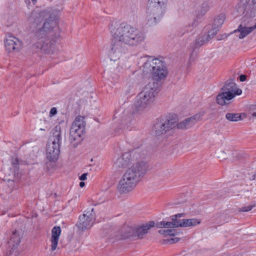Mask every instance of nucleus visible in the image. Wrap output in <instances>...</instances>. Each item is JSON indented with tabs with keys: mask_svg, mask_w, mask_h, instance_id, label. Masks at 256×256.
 <instances>
[{
	"mask_svg": "<svg viewBox=\"0 0 256 256\" xmlns=\"http://www.w3.org/2000/svg\"><path fill=\"white\" fill-rule=\"evenodd\" d=\"M110 30L114 39L108 52L112 60L120 59L126 52L125 46H134L143 42L146 38V32L130 24L112 22Z\"/></svg>",
	"mask_w": 256,
	"mask_h": 256,
	"instance_id": "obj_1",
	"label": "nucleus"
},
{
	"mask_svg": "<svg viewBox=\"0 0 256 256\" xmlns=\"http://www.w3.org/2000/svg\"><path fill=\"white\" fill-rule=\"evenodd\" d=\"M148 170L146 164L138 162L128 168L120 179L118 189L120 193L126 194L132 190Z\"/></svg>",
	"mask_w": 256,
	"mask_h": 256,
	"instance_id": "obj_2",
	"label": "nucleus"
},
{
	"mask_svg": "<svg viewBox=\"0 0 256 256\" xmlns=\"http://www.w3.org/2000/svg\"><path fill=\"white\" fill-rule=\"evenodd\" d=\"M58 24L56 17H48L44 22H42L40 17H36L32 24L37 28L36 36L39 39L46 38H58L60 32Z\"/></svg>",
	"mask_w": 256,
	"mask_h": 256,
	"instance_id": "obj_3",
	"label": "nucleus"
},
{
	"mask_svg": "<svg viewBox=\"0 0 256 256\" xmlns=\"http://www.w3.org/2000/svg\"><path fill=\"white\" fill-rule=\"evenodd\" d=\"M158 92L156 83L152 82L146 84L136 97L135 107L136 110H148L153 104Z\"/></svg>",
	"mask_w": 256,
	"mask_h": 256,
	"instance_id": "obj_4",
	"label": "nucleus"
},
{
	"mask_svg": "<svg viewBox=\"0 0 256 256\" xmlns=\"http://www.w3.org/2000/svg\"><path fill=\"white\" fill-rule=\"evenodd\" d=\"M144 71L150 72L153 79L158 81L164 80L168 74L164 62L158 58L149 57L143 66Z\"/></svg>",
	"mask_w": 256,
	"mask_h": 256,
	"instance_id": "obj_5",
	"label": "nucleus"
},
{
	"mask_svg": "<svg viewBox=\"0 0 256 256\" xmlns=\"http://www.w3.org/2000/svg\"><path fill=\"white\" fill-rule=\"evenodd\" d=\"M242 91L234 82H226L222 88L221 92L216 96V102L221 106L228 104L236 96L241 94Z\"/></svg>",
	"mask_w": 256,
	"mask_h": 256,
	"instance_id": "obj_6",
	"label": "nucleus"
},
{
	"mask_svg": "<svg viewBox=\"0 0 256 256\" xmlns=\"http://www.w3.org/2000/svg\"><path fill=\"white\" fill-rule=\"evenodd\" d=\"M85 126L84 118L80 116H77L72 123L70 130L69 139L74 146L80 142Z\"/></svg>",
	"mask_w": 256,
	"mask_h": 256,
	"instance_id": "obj_7",
	"label": "nucleus"
},
{
	"mask_svg": "<svg viewBox=\"0 0 256 256\" xmlns=\"http://www.w3.org/2000/svg\"><path fill=\"white\" fill-rule=\"evenodd\" d=\"M176 122L173 119L158 120L154 125L156 136H160L164 135L175 126Z\"/></svg>",
	"mask_w": 256,
	"mask_h": 256,
	"instance_id": "obj_8",
	"label": "nucleus"
},
{
	"mask_svg": "<svg viewBox=\"0 0 256 256\" xmlns=\"http://www.w3.org/2000/svg\"><path fill=\"white\" fill-rule=\"evenodd\" d=\"M95 220V214L94 208L88 210L84 212V214L79 217V220L76 226L78 228L82 230H84L90 228L93 224Z\"/></svg>",
	"mask_w": 256,
	"mask_h": 256,
	"instance_id": "obj_9",
	"label": "nucleus"
},
{
	"mask_svg": "<svg viewBox=\"0 0 256 256\" xmlns=\"http://www.w3.org/2000/svg\"><path fill=\"white\" fill-rule=\"evenodd\" d=\"M168 0H148L146 10L153 14H162L166 12Z\"/></svg>",
	"mask_w": 256,
	"mask_h": 256,
	"instance_id": "obj_10",
	"label": "nucleus"
},
{
	"mask_svg": "<svg viewBox=\"0 0 256 256\" xmlns=\"http://www.w3.org/2000/svg\"><path fill=\"white\" fill-rule=\"evenodd\" d=\"M249 0H240L237 8L238 15H244V16L256 15V0H252V2L248 6Z\"/></svg>",
	"mask_w": 256,
	"mask_h": 256,
	"instance_id": "obj_11",
	"label": "nucleus"
},
{
	"mask_svg": "<svg viewBox=\"0 0 256 256\" xmlns=\"http://www.w3.org/2000/svg\"><path fill=\"white\" fill-rule=\"evenodd\" d=\"M250 17H243L240 24L238 29L234 30V32H239L238 38H244L250 34L252 30L256 29V23L254 26L252 24Z\"/></svg>",
	"mask_w": 256,
	"mask_h": 256,
	"instance_id": "obj_12",
	"label": "nucleus"
},
{
	"mask_svg": "<svg viewBox=\"0 0 256 256\" xmlns=\"http://www.w3.org/2000/svg\"><path fill=\"white\" fill-rule=\"evenodd\" d=\"M4 45L6 50L8 52H18L22 48V42L12 35L6 36Z\"/></svg>",
	"mask_w": 256,
	"mask_h": 256,
	"instance_id": "obj_13",
	"label": "nucleus"
},
{
	"mask_svg": "<svg viewBox=\"0 0 256 256\" xmlns=\"http://www.w3.org/2000/svg\"><path fill=\"white\" fill-rule=\"evenodd\" d=\"M183 214H178L172 216V224H179L178 227H188L195 226L199 224L201 222L200 220L196 218L182 219L180 218L183 216Z\"/></svg>",
	"mask_w": 256,
	"mask_h": 256,
	"instance_id": "obj_14",
	"label": "nucleus"
},
{
	"mask_svg": "<svg viewBox=\"0 0 256 256\" xmlns=\"http://www.w3.org/2000/svg\"><path fill=\"white\" fill-rule=\"evenodd\" d=\"M62 8H58L56 6L53 7H48L46 8H42L41 7H36L34 10V14L39 16H57L61 15Z\"/></svg>",
	"mask_w": 256,
	"mask_h": 256,
	"instance_id": "obj_15",
	"label": "nucleus"
},
{
	"mask_svg": "<svg viewBox=\"0 0 256 256\" xmlns=\"http://www.w3.org/2000/svg\"><path fill=\"white\" fill-rule=\"evenodd\" d=\"M138 150H134L132 152H126L122 154V156L118 158L116 162V164L118 167H125L135 159H138Z\"/></svg>",
	"mask_w": 256,
	"mask_h": 256,
	"instance_id": "obj_16",
	"label": "nucleus"
},
{
	"mask_svg": "<svg viewBox=\"0 0 256 256\" xmlns=\"http://www.w3.org/2000/svg\"><path fill=\"white\" fill-rule=\"evenodd\" d=\"M204 114H196L178 123L176 126L180 129H187L192 127L196 122L202 120Z\"/></svg>",
	"mask_w": 256,
	"mask_h": 256,
	"instance_id": "obj_17",
	"label": "nucleus"
},
{
	"mask_svg": "<svg viewBox=\"0 0 256 256\" xmlns=\"http://www.w3.org/2000/svg\"><path fill=\"white\" fill-rule=\"evenodd\" d=\"M59 145L54 144L49 142L48 144L46 152V157L50 162L56 161L59 156L60 154Z\"/></svg>",
	"mask_w": 256,
	"mask_h": 256,
	"instance_id": "obj_18",
	"label": "nucleus"
},
{
	"mask_svg": "<svg viewBox=\"0 0 256 256\" xmlns=\"http://www.w3.org/2000/svg\"><path fill=\"white\" fill-rule=\"evenodd\" d=\"M154 222L150 221L140 226H136L135 230V236L138 237V238L140 239L143 238L144 236L148 233V230L150 228L154 227Z\"/></svg>",
	"mask_w": 256,
	"mask_h": 256,
	"instance_id": "obj_19",
	"label": "nucleus"
},
{
	"mask_svg": "<svg viewBox=\"0 0 256 256\" xmlns=\"http://www.w3.org/2000/svg\"><path fill=\"white\" fill-rule=\"evenodd\" d=\"M61 233V229L59 226H54L52 230V236L50 238L51 248L52 252L57 248L59 238Z\"/></svg>",
	"mask_w": 256,
	"mask_h": 256,
	"instance_id": "obj_20",
	"label": "nucleus"
},
{
	"mask_svg": "<svg viewBox=\"0 0 256 256\" xmlns=\"http://www.w3.org/2000/svg\"><path fill=\"white\" fill-rule=\"evenodd\" d=\"M20 235L18 234L17 232L15 230L10 240L8 241V244L10 247H12V252H14V250L18 246L20 242Z\"/></svg>",
	"mask_w": 256,
	"mask_h": 256,
	"instance_id": "obj_21",
	"label": "nucleus"
},
{
	"mask_svg": "<svg viewBox=\"0 0 256 256\" xmlns=\"http://www.w3.org/2000/svg\"><path fill=\"white\" fill-rule=\"evenodd\" d=\"M52 142L50 144L60 146V142L62 140L61 128L60 126H56L53 130Z\"/></svg>",
	"mask_w": 256,
	"mask_h": 256,
	"instance_id": "obj_22",
	"label": "nucleus"
},
{
	"mask_svg": "<svg viewBox=\"0 0 256 256\" xmlns=\"http://www.w3.org/2000/svg\"><path fill=\"white\" fill-rule=\"evenodd\" d=\"M40 49L45 54H50L54 50V45L53 43L45 42L40 46Z\"/></svg>",
	"mask_w": 256,
	"mask_h": 256,
	"instance_id": "obj_23",
	"label": "nucleus"
},
{
	"mask_svg": "<svg viewBox=\"0 0 256 256\" xmlns=\"http://www.w3.org/2000/svg\"><path fill=\"white\" fill-rule=\"evenodd\" d=\"M226 118L228 121L236 122L242 120V114L239 113L228 112L226 114Z\"/></svg>",
	"mask_w": 256,
	"mask_h": 256,
	"instance_id": "obj_24",
	"label": "nucleus"
},
{
	"mask_svg": "<svg viewBox=\"0 0 256 256\" xmlns=\"http://www.w3.org/2000/svg\"><path fill=\"white\" fill-rule=\"evenodd\" d=\"M210 40L206 34H200L196 39V46H200L207 43Z\"/></svg>",
	"mask_w": 256,
	"mask_h": 256,
	"instance_id": "obj_25",
	"label": "nucleus"
},
{
	"mask_svg": "<svg viewBox=\"0 0 256 256\" xmlns=\"http://www.w3.org/2000/svg\"><path fill=\"white\" fill-rule=\"evenodd\" d=\"M156 226L158 228H178V226H180V224H172V222L162 221L156 222Z\"/></svg>",
	"mask_w": 256,
	"mask_h": 256,
	"instance_id": "obj_26",
	"label": "nucleus"
},
{
	"mask_svg": "<svg viewBox=\"0 0 256 256\" xmlns=\"http://www.w3.org/2000/svg\"><path fill=\"white\" fill-rule=\"evenodd\" d=\"M224 20V17H216L212 25V28H216L218 30L222 26Z\"/></svg>",
	"mask_w": 256,
	"mask_h": 256,
	"instance_id": "obj_27",
	"label": "nucleus"
},
{
	"mask_svg": "<svg viewBox=\"0 0 256 256\" xmlns=\"http://www.w3.org/2000/svg\"><path fill=\"white\" fill-rule=\"evenodd\" d=\"M136 227L128 226L126 228L125 234L122 236V238H126L130 236H135Z\"/></svg>",
	"mask_w": 256,
	"mask_h": 256,
	"instance_id": "obj_28",
	"label": "nucleus"
},
{
	"mask_svg": "<svg viewBox=\"0 0 256 256\" xmlns=\"http://www.w3.org/2000/svg\"><path fill=\"white\" fill-rule=\"evenodd\" d=\"M158 233L165 236H174L175 232L174 230H160Z\"/></svg>",
	"mask_w": 256,
	"mask_h": 256,
	"instance_id": "obj_29",
	"label": "nucleus"
},
{
	"mask_svg": "<svg viewBox=\"0 0 256 256\" xmlns=\"http://www.w3.org/2000/svg\"><path fill=\"white\" fill-rule=\"evenodd\" d=\"M218 30L216 28L212 27V29L208 31V34H206L209 39H212L214 36H216Z\"/></svg>",
	"mask_w": 256,
	"mask_h": 256,
	"instance_id": "obj_30",
	"label": "nucleus"
},
{
	"mask_svg": "<svg viewBox=\"0 0 256 256\" xmlns=\"http://www.w3.org/2000/svg\"><path fill=\"white\" fill-rule=\"evenodd\" d=\"M160 21V17H150L148 20V23L150 26H153L156 24L158 22Z\"/></svg>",
	"mask_w": 256,
	"mask_h": 256,
	"instance_id": "obj_31",
	"label": "nucleus"
},
{
	"mask_svg": "<svg viewBox=\"0 0 256 256\" xmlns=\"http://www.w3.org/2000/svg\"><path fill=\"white\" fill-rule=\"evenodd\" d=\"M255 206L254 204H250L248 206H243L238 208L240 212H246L250 211Z\"/></svg>",
	"mask_w": 256,
	"mask_h": 256,
	"instance_id": "obj_32",
	"label": "nucleus"
},
{
	"mask_svg": "<svg viewBox=\"0 0 256 256\" xmlns=\"http://www.w3.org/2000/svg\"><path fill=\"white\" fill-rule=\"evenodd\" d=\"M132 118L131 116L124 118L122 120V124L124 126V127L126 126L128 128L131 122Z\"/></svg>",
	"mask_w": 256,
	"mask_h": 256,
	"instance_id": "obj_33",
	"label": "nucleus"
},
{
	"mask_svg": "<svg viewBox=\"0 0 256 256\" xmlns=\"http://www.w3.org/2000/svg\"><path fill=\"white\" fill-rule=\"evenodd\" d=\"M120 68H113L112 70V74H113V78H116L117 76H118V74L120 73Z\"/></svg>",
	"mask_w": 256,
	"mask_h": 256,
	"instance_id": "obj_34",
	"label": "nucleus"
},
{
	"mask_svg": "<svg viewBox=\"0 0 256 256\" xmlns=\"http://www.w3.org/2000/svg\"><path fill=\"white\" fill-rule=\"evenodd\" d=\"M202 8L204 10H202V11H204V12L208 11L209 10L210 6L207 2H204L202 3Z\"/></svg>",
	"mask_w": 256,
	"mask_h": 256,
	"instance_id": "obj_35",
	"label": "nucleus"
},
{
	"mask_svg": "<svg viewBox=\"0 0 256 256\" xmlns=\"http://www.w3.org/2000/svg\"><path fill=\"white\" fill-rule=\"evenodd\" d=\"M12 164L14 166H16L19 164V160L18 158L14 157L12 158Z\"/></svg>",
	"mask_w": 256,
	"mask_h": 256,
	"instance_id": "obj_36",
	"label": "nucleus"
},
{
	"mask_svg": "<svg viewBox=\"0 0 256 256\" xmlns=\"http://www.w3.org/2000/svg\"><path fill=\"white\" fill-rule=\"evenodd\" d=\"M57 113V110L56 108H52L50 111V116H52Z\"/></svg>",
	"mask_w": 256,
	"mask_h": 256,
	"instance_id": "obj_37",
	"label": "nucleus"
},
{
	"mask_svg": "<svg viewBox=\"0 0 256 256\" xmlns=\"http://www.w3.org/2000/svg\"><path fill=\"white\" fill-rule=\"evenodd\" d=\"M250 113L252 117L256 118V106L251 110Z\"/></svg>",
	"mask_w": 256,
	"mask_h": 256,
	"instance_id": "obj_38",
	"label": "nucleus"
},
{
	"mask_svg": "<svg viewBox=\"0 0 256 256\" xmlns=\"http://www.w3.org/2000/svg\"><path fill=\"white\" fill-rule=\"evenodd\" d=\"M87 173H84L81 175V176L80 177V179L81 180H86L87 178Z\"/></svg>",
	"mask_w": 256,
	"mask_h": 256,
	"instance_id": "obj_39",
	"label": "nucleus"
},
{
	"mask_svg": "<svg viewBox=\"0 0 256 256\" xmlns=\"http://www.w3.org/2000/svg\"><path fill=\"white\" fill-rule=\"evenodd\" d=\"M179 240V238H171L169 242H170L171 243H174V242H178Z\"/></svg>",
	"mask_w": 256,
	"mask_h": 256,
	"instance_id": "obj_40",
	"label": "nucleus"
},
{
	"mask_svg": "<svg viewBox=\"0 0 256 256\" xmlns=\"http://www.w3.org/2000/svg\"><path fill=\"white\" fill-rule=\"evenodd\" d=\"M246 80V76L244 74H242L240 76V80L241 82H244Z\"/></svg>",
	"mask_w": 256,
	"mask_h": 256,
	"instance_id": "obj_41",
	"label": "nucleus"
},
{
	"mask_svg": "<svg viewBox=\"0 0 256 256\" xmlns=\"http://www.w3.org/2000/svg\"><path fill=\"white\" fill-rule=\"evenodd\" d=\"M198 20L197 18H194V22L192 24V26H196L198 25Z\"/></svg>",
	"mask_w": 256,
	"mask_h": 256,
	"instance_id": "obj_42",
	"label": "nucleus"
},
{
	"mask_svg": "<svg viewBox=\"0 0 256 256\" xmlns=\"http://www.w3.org/2000/svg\"><path fill=\"white\" fill-rule=\"evenodd\" d=\"M85 185V183L83 182H80V186L81 187V188H82L83 186H84Z\"/></svg>",
	"mask_w": 256,
	"mask_h": 256,
	"instance_id": "obj_43",
	"label": "nucleus"
},
{
	"mask_svg": "<svg viewBox=\"0 0 256 256\" xmlns=\"http://www.w3.org/2000/svg\"><path fill=\"white\" fill-rule=\"evenodd\" d=\"M12 25V23H10V24H7V26H10Z\"/></svg>",
	"mask_w": 256,
	"mask_h": 256,
	"instance_id": "obj_44",
	"label": "nucleus"
},
{
	"mask_svg": "<svg viewBox=\"0 0 256 256\" xmlns=\"http://www.w3.org/2000/svg\"><path fill=\"white\" fill-rule=\"evenodd\" d=\"M32 2H36V0H32Z\"/></svg>",
	"mask_w": 256,
	"mask_h": 256,
	"instance_id": "obj_45",
	"label": "nucleus"
},
{
	"mask_svg": "<svg viewBox=\"0 0 256 256\" xmlns=\"http://www.w3.org/2000/svg\"><path fill=\"white\" fill-rule=\"evenodd\" d=\"M8 20L10 21V22H12V20L11 18H10Z\"/></svg>",
	"mask_w": 256,
	"mask_h": 256,
	"instance_id": "obj_46",
	"label": "nucleus"
},
{
	"mask_svg": "<svg viewBox=\"0 0 256 256\" xmlns=\"http://www.w3.org/2000/svg\"><path fill=\"white\" fill-rule=\"evenodd\" d=\"M221 40L220 38H218V40Z\"/></svg>",
	"mask_w": 256,
	"mask_h": 256,
	"instance_id": "obj_47",
	"label": "nucleus"
},
{
	"mask_svg": "<svg viewBox=\"0 0 256 256\" xmlns=\"http://www.w3.org/2000/svg\"><path fill=\"white\" fill-rule=\"evenodd\" d=\"M14 256H16V254H14Z\"/></svg>",
	"mask_w": 256,
	"mask_h": 256,
	"instance_id": "obj_48",
	"label": "nucleus"
}]
</instances>
